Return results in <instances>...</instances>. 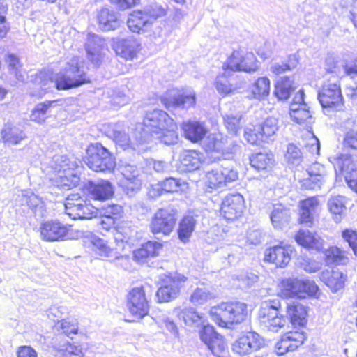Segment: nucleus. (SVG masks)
<instances>
[{"instance_id": "9d476101", "label": "nucleus", "mask_w": 357, "mask_h": 357, "mask_svg": "<svg viewBox=\"0 0 357 357\" xmlns=\"http://www.w3.org/2000/svg\"><path fill=\"white\" fill-rule=\"evenodd\" d=\"M177 211L169 208L158 209L151 218L149 229L155 235L162 234L168 236L174 231L177 222Z\"/></svg>"}, {"instance_id": "f704fd0d", "label": "nucleus", "mask_w": 357, "mask_h": 357, "mask_svg": "<svg viewBox=\"0 0 357 357\" xmlns=\"http://www.w3.org/2000/svg\"><path fill=\"white\" fill-rule=\"evenodd\" d=\"M172 313L188 326H198L204 322L203 317L192 307L175 308Z\"/></svg>"}, {"instance_id": "a18cd8bd", "label": "nucleus", "mask_w": 357, "mask_h": 357, "mask_svg": "<svg viewBox=\"0 0 357 357\" xmlns=\"http://www.w3.org/2000/svg\"><path fill=\"white\" fill-rule=\"evenodd\" d=\"M314 248V247H301V252L305 255L307 251H310V248ZM297 260L300 266L307 273H315L321 268V262L313 260L305 255H301L298 257Z\"/></svg>"}, {"instance_id": "4468645a", "label": "nucleus", "mask_w": 357, "mask_h": 357, "mask_svg": "<svg viewBox=\"0 0 357 357\" xmlns=\"http://www.w3.org/2000/svg\"><path fill=\"white\" fill-rule=\"evenodd\" d=\"M245 208V199L239 193L229 194L222 201L220 214L227 221H234L243 214Z\"/></svg>"}, {"instance_id": "20e7f679", "label": "nucleus", "mask_w": 357, "mask_h": 357, "mask_svg": "<svg viewBox=\"0 0 357 357\" xmlns=\"http://www.w3.org/2000/svg\"><path fill=\"white\" fill-rule=\"evenodd\" d=\"M143 124L150 132L159 135L165 139L167 137L176 139L177 124L165 111L154 109L147 112L143 119Z\"/></svg>"}, {"instance_id": "39448f33", "label": "nucleus", "mask_w": 357, "mask_h": 357, "mask_svg": "<svg viewBox=\"0 0 357 357\" xmlns=\"http://www.w3.org/2000/svg\"><path fill=\"white\" fill-rule=\"evenodd\" d=\"M258 60L255 54L245 48L234 50L223 63L222 68L225 73L234 72L252 73L258 69Z\"/></svg>"}, {"instance_id": "c9c22d12", "label": "nucleus", "mask_w": 357, "mask_h": 357, "mask_svg": "<svg viewBox=\"0 0 357 357\" xmlns=\"http://www.w3.org/2000/svg\"><path fill=\"white\" fill-rule=\"evenodd\" d=\"M196 221L192 216H183L178 223L177 235L183 243L189 242L190 237L195 230Z\"/></svg>"}, {"instance_id": "ea45409f", "label": "nucleus", "mask_w": 357, "mask_h": 357, "mask_svg": "<svg viewBox=\"0 0 357 357\" xmlns=\"http://www.w3.org/2000/svg\"><path fill=\"white\" fill-rule=\"evenodd\" d=\"M327 205L335 222H340L346 211L344 197L340 195L331 197L328 199Z\"/></svg>"}, {"instance_id": "4c0bfd02", "label": "nucleus", "mask_w": 357, "mask_h": 357, "mask_svg": "<svg viewBox=\"0 0 357 357\" xmlns=\"http://www.w3.org/2000/svg\"><path fill=\"white\" fill-rule=\"evenodd\" d=\"M196 103L195 95L192 93L183 92L179 93L170 100H165L164 105L166 108L170 107H182L189 108L194 107Z\"/></svg>"}, {"instance_id": "3c124183", "label": "nucleus", "mask_w": 357, "mask_h": 357, "mask_svg": "<svg viewBox=\"0 0 357 357\" xmlns=\"http://www.w3.org/2000/svg\"><path fill=\"white\" fill-rule=\"evenodd\" d=\"M56 327L61 330L62 333L67 336L76 334L78 331L77 322L76 320L62 319L56 324Z\"/></svg>"}, {"instance_id": "412c9836", "label": "nucleus", "mask_w": 357, "mask_h": 357, "mask_svg": "<svg viewBox=\"0 0 357 357\" xmlns=\"http://www.w3.org/2000/svg\"><path fill=\"white\" fill-rule=\"evenodd\" d=\"M85 189L87 195L95 201L105 202L114 195V187L108 180L89 181L85 185Z\"/></svg>"}, {"instance_id": "e2e57ef3", "label": "nucleus", "mask_w": 357, "mask_h": 357, "mask_svg": "<svg viewBox=\"0 0 357 357\" xmlns=\"http://www.w3.org/2000/svg\"><path fill=\"white\" fill-rule=\"evenodd\" d=\"M344 241L349 245H357V230L351 228L344 229L341 232Z\"/></svg>"}, {"instance_id": "a19ab883", "label": "nucleus", "mask_w": 357, "mask_h": 357, "mask_svg": "<svg viewBox=\"0 0 357 357\" xmlns=\"http://www.w3.org/2000/svg\"><path fill=\"white\" fill-rule=\"evenodd\" d=\"M281 294L286 298H303L301 294V280L288 278L281 282Z\"/></svg>"}, {"instance_id": "603ef678", "label": "nucleus", "mask_w": 357, "mask_h": 357, "mask_svg": "<svg viewBox=\"0 0 357 357\" xmlns=\"http://www.w3.org/2000/svg\"><path fill=\"white\" fill-rule=\"evenodd\" d=\"M224 125L227 131L234 135L238 134L241 128L240 118L234 116H227L224 119Z\"/></svg>"}, {"instance_id": "c85d7f7f", "label": "nucleus", "mask_w": 357, "mask_h": 357, "mask_svg": "<svg viewBox=\"0 0 357 357\" xmlns=\"http://www.w3.org/2000/svg\"><path fill=\"white\" fill-rule=\"evenodd\" d=\"M320 279L332 291L337 292L344 287L347 276L337 270H326L321 272Z\"/></svg>"}, {"instance_id": "e433bc0d", "label": "nucleus", "mask_w": 357, "mask_h": 357, "mask_svg": "<svg viewBox=\"0 0 357 357\" xmlns=\"http://www.w3.org/2000/svg\"><path fill=\"white\" fill-rule=\"evenodd\" d=\"M227 137L221 133H213L209 135L205 144L206 153L223 154L225 151Z\"/></svg>"}, {"instance_id": "09e8293b", "label": "nucleus", "mask_w": 357, "mask_h": 357, "mask_svg": "<svg viewBox=\"0 0 357 357\" xmlns=\"http://www.w3.org/2000/svg\"><path fill=\"white\" fill-rule=\"evenodd\" d=\"M1 134L2 140L5 143L10 144H17L25 137L22 131L10 126H5Z\"/></svg>"}, {"instance_id": "864d4df0", "label": "nucleus", "mask_w": 357, "mask_h": 357, "mask_svg": "<svg viewBox=\"0 0 357 357\" xmlns=\"http://www.w3.org/2000/svg\"><path fill=\"white\" fill-rule=\"evenodd\" d=\"M148 18L151 22V24L154 20L164 17L167 15V10L160 5H154L148 9H144Z\"/></svg>"}, {"instance_id": "49530a36", "label": "nucleus", "mask_w": 357, "mask_h": 357, "mask_svg": "<svg viewBox=\"0 0 357 357\" xmlns=\"http://www.w3.org/2000/svg\"><path fill=\"white\" fill-rule=\"evenodd\" d=\"M185 183L180 178L168 177L158 184V191L160 194L177 192Z\"/></svg>"}, {"instance_id": "6e6d98bb", "label": "nucleus", "mask_w": 357, "mask_h": 357, "mask_svg": "<svg viewBox=\"0 0 357 357\" xmlns=\"http://www.w3.org/2000/svg\"><path fill=\"white\" fill-rule=\"evenodd\" d=\"M102 211L103 213L113 218L116 220L121 218L123 214V209L122 206L116 204L105 206L102 208Z\"/></svg>"}, {"instance_id": "b1692460", "label": "nucleus", "mask_w": 357, "mask_h": 357, "mask_svg": "<svg viewBox=\"0 0 357 357\" xmlns=\"http://www.w3.org/2000/svg\"><path fill=\"white\" fill-rule=\"evenodd\" d=\"M308 176L301 181V186L305 190L320 188L326 181V172L323 165L314 163L307 170Z\"/></svg>"}, {"instance_id": "680f3d73", "label": "nucleus", "mask_w": 357, "mask_h": 357, "mask_svg": "<svg viewBox=\"0 0 357 357\" xmlns=\"http://www.w3.org/2000/svg\"><path fill=\"white\" fill-rule=\"evenodd\" d=\"M52 73L48 70H40L36 73L33 76V82L40 86L47 85L50 82H52Z\"/></svg>"}, {"instance_id": "f03ea898", "label": "nucleus", "mask_w": 357, "mask_h": 357, "mask_svg": "<svg viewBox=\"0 0 357 357\" xmlns=\"http://www.w3.org/2000/svg\"><path fill=\"white\" fill-rule=\"evenodd\" d=\"M82 161L89 169L97 173H111L116 167L113 153L100 142L87 146Z\"/></svg>"}, {"instance_id": "5fc2aeb1", "label": "nucleus", "mask_w": 357, "mask_h": 357, "mask_svg": "<svg viewBox=\"0 0 357 357\" xmlns=\"http://www.w3.org/2000/svg\"><path fill=\"white\" fill-rule=\"evenodd\" d=\"M318 290V286L314 281L301 280V294L303 297H305V295L315 296Z\"/></svg>"}, {"instance_id": "c756f323", "label": "nucleus", "mask_w": 357, "mask_h": 357, "mask_svg": "<svg viewBox=\"0 0 357 357\" xmlns=\"http://www.w3.org/2000/svg\"><path fill=\"white\" fill-rule=\"evenodd\" d=\"M59 101L60 100L57 99L45 100L38 103L31 110L30 114L31 121L38 124L45 123L48 117L50 110L55 107Z\"/></svg>"}, {"instance_id": "7c9ffc66", "label": "nucleus", "mask_w": 357, "mask_h": 357, "mask_svg": "<svg viewBox=\"0 0 357 357\" xmlns=\"http://www.w3.org/2000/svg\"><path fill=\"white\" fill-rule=\"evenodd\" d=\"M340 171L349 187L357 192V164L351 158H346L342 160Z\"/></svg>"}, {"instance_id": "cd10ccee", "label": "nucleus", "mask_w": 357, "mask_h": 357, "mask_svg": "<svg viewBox=\"0 0 357 357\" xmlns=\"http://www.w3.org/2000/svg\"><path fill=\"white\" fill-rule=\"evenodd\" d=\"M97 22L100 28L104 31L115 29L119 25V15L114 10L104 7L97 14Z\"/></svg>"}, {"instance_id": "f257e3e1", "label": "nucleus", "mask_w": 357, "mask_h": 357, "mask_svg": "<svg viewBox=\"0 0 357 357\" xmlns=\"http://www.w3.org/2000/svg\"><path fill=\"white\" fill-rule=\"evenodd\" d=\"M211 319L219 326L231 328L248 317V306L240 301L223 302L210 310Z\"/></svg>"}, {"instance_id": "338daca9", "label": "nucleus", "mask_w": 357, "mask_h": 357, "mask_svg": "<svg viewBox=\"0 0 357 357\" xmlns=\"http://www.w3.org/2000/svg\"><path fill=\"white\" fill-rule=\"evenodd\" d=\"M158 323L166 328L169 332L174 335L178 333V328L176 324L169 317H164L158 320Z\"/></svg>"}, {"instance_id": "ddd939ff", "label": "nucleus", "mask_w": 357, "mask_h": 357, "mask_svg": "<svg viewBox=\"0 0 357 357\" xmlns=\"http://www.w3.org/2000/svg\"><path fill=\"white\" fill-rule=\"evenodd\" d=\"M238 178V172L231 167L213 169L206 176L205 185L211 191L223 190L231 183Z\"/></svg>"}, {"instance_id": "c03bdc74", "label": "nucleus", "mask_w": 357, "mask_h": 357, "mask_svg": "<svg viewBox=\"0 0 357 357\" xmlns=\"http://www.w3.org/2000/svg\"><path fill=\"white\" fill-rule=\"evenodd\" d=\"M347 253L339 247H329L325 251V261L328 265L346 264L348 261Z\"/></svg>"}, {"instance_id": "8fccbe9b", "label": "nucleus", "mask_w": 357, "mask_h": 357, "mask_svg": "<svg viewBox=\"0 0 357 357\" xmlns=\"http://www.w3.org/2000/svg\"><path fill=\"white\" fill-rule=\"evenodd\" d=\"M215 297V292L208 287H197L192 294L190 301L195 305H202Z\"/></svg>"}, {"instance_id": "72a5a7b5", "label": "nucleus", "mask_w": 357, "mask_h": 357, "mask_svg": "<svg viewBox=\"0 0 357 357\" xmlns=\"http://www.w3.org/2000/svg\"><path fill=\"white\" fill-rule=\"evenodd\" d=\"M273 155L268 153L258 152L250 157V165L257 171H268L274 165Z\"/></svg>"}, {"instance_id": "9b49d317", "label": "nucleus", "mask_w": 357, "mask_h": 357, "mask_svg": "<svg viewBox=\"0 0 357 357\" xmlns=\"http://www.w3.org/2000/svg\"><path fill=\"white\" fill-rule=\"evenodd\" d=\"M66 213L73 220H91L98 215V209L77 194H71L65 204Z\"/></svg>"}, {"instance_id": "5701e85b", "label": "nucleus", "mask_w": 357, "mask_h": 357, "mask_svg": "<svg viewBox=\"0 0 357 357\" xmlns=\"http://www.w3.org/2000/svg\"><path fill=\"white\" fill-rule=\"evenodd\" d=\"M183 136L192 143H199L206 136L208 128L204 122L195 120L183 121L181 125Z\"/></svg>"}, {"instance_id": "473e14b6", "label": "nucleus", "mask_w": 357, "mask_h": 357, "mask_svg": "<svg viewBox=\"0 0 357 357\" xmlns=\"http://www.w3.org/2000/svg\"><path fill=\"white\" fill-rule=\"evenodd\" d=\"M200 164L199 153L195 150H185L180 155L179 165L185 172H193L199 169Z\"/></svg>"}, {"instance_id": "2f4dec72", "label": "nucleus", "mask_w": 357, "mask_h": 357, "mask_svg": "<svg viewBox=\"0 0 357 357\" xmlns=\"http://www.w3.org/2000/svg\"><path fill=\"white\" fill-rule=\"evenodd\" d=\"M287 314L294 326H303L307 323V311L305 307L297 302L287 304Z\"/></svg>"}, {"instance_id": "69168bd1", "label": "nucleus", "mask_w": 357, "mask_h": 357, "mask_svg": "<svg viewBox=\"0 0 357 357\" xmlns=\"http://www.w3.org/2000/svg\"><path fill=\"white\" fill-rule=\"evenodd\" d=\"M96 254L94 257H113L119 259V256L113 255L114 248L112 247H92Z\"/></svg>"}, {"instance_id": "0eeeda50", "label": "nucleus", "mask_w": 357, "mask_h": 357, "mask_svg": "<svg viewBox=\"0 0 357 357\" xmlns=\"http://www.w3.org/2000/svg\"><path fill=\"white\" fill-rule=\"evenodd\" d=\"M186 281L187 278L177 272L160 275L158 281L160 287L156 292L159 302H169L176 299Z\"/></svg>"}, {"instance_id": "4be33fe9", "label": "nucleus", "mask_w": 357, "mask_h": 357, "mask_svg": "<svg viewBox=\"0 0 357 357\" xmlns=\"http://www.w3.org/2000/svg\"><path fill=\"white\" fill-rule=\"evenodd\" d=\"M305 338V333L301 331L287 332L282 335L275 344V351L278 355L281 356L294 351L304 342Z\"/></svg>"}, {"instance_id": "aec40b11", "label": "nucleus", "mask_w": 357, "mask_h": 357, "mask_svg": "<svg viewBox=\"0 0 357 357\" xmlns=\"http://www.w3.org/2000/svg\"><path fill=\"white\" fill-rule=\"evenodd\" d=\"M304 91L300 90L289 106V114L292 120L298 124L308 123L312 119V112L304 102Z\"/></svg>"}, {"instance_id": "bf43d9fd", "label": "nucleus", "mask_w": 357, "mask_h": 357, "mask_svg": "<svg viewBox=\"0 0 357 357\" xmlns=\"http://www.w3.org/2000/svg\"><path fill=\"white\" fill-rule=\"evenodd\" d=\"M111 4L114 5L119 10H126L137 6L141 0H109Z\"/></svg>"}, {"instance_id": "de8ad7c7", "label": "nucleus", "mask_w": 357, "mask_h": 357, "mask_svg": "<svg viewBox=\"0 0 357 357\" xmlns=\"http://www.w3.org/2000/svg\"><path fill=\"white\" fill-rule=\"evenodd\" d=\"M162 248V247H140L132 251L133 259L139 264L145 263L148 259L158 256Z\"/></svg>"}, {"instance_id": "7ed1b4c3", "label": "nucleus", "mask_w": 357, "mask_h": 357, "mask_svg": "<svg viewBox=\"0 0 357 357\" xmlns=\"http://www.w3.org/2000/svg\"><path fill=\"white\" fill-rule=\"evenodd\" d=\"M92 79L77 59L66 64L63 73H60L54 80V86L59 91H67L89 84Z\"/></svg>"}, {"instance_id": "13d9d810", "label": "nucleus", "mask_w": 357, "mask_h": 357, "mask_svg": "<svg viewBox=\"0 0 357 357\" xmlns=\"http://www.w3.org/2000/svg\"><path fill=\"white\" fill-rule=\"evenodd\" d=\"M343 146L347 149H357V129H351L345 133Z\"/></svg>"}, {"instance_id": "4d7b16f0", "label": "nucleus", "mask_w": 357, "mask_h": 357, "mask_svg": "<svg viewBox=\"0 0 357 357\" xmlns=\"http://www.w3.org/2000/svg\"><path fill=\"white\" fill-rule=\"evenodd\" d=\"M228 73H225L223 71L222 74L220 75L217 77V80L215 83V86L218 92L223 95H227L232 93L234 91V88L230 84L223 83L222 79L225 78Z\"/></svg>"}, {"instance_id": "79ce46f5", "label": "nucleus", "mask_w": 357, "mask_h": 357, "mask_svg": "<svg viewBox=\"0 0 357 357\" xmlns=\"http://www.w3.org/2000/svg\"><path fill=\"white\" fill-rule=\"evenodd\" d=\"M54 347L61 357L84 356L80 345H75L66 340L59 341Z\"/></svg>"}, {"instance_id": "2eb2a0df", "label": "nucleus", "mask_w": 357, "mask_h": 357, "mask_svg": "<svg viewBox=\"0 0 357 357\" xmlns=\"http://www.w3.org/2000/svg\"><path fill=\"white\" fill-rule=\"evenodd\" d=\"M264 339L257 333L250 331L238 337L232 344V350L239 356L249 355L264 347Z\"/></svg>"}, {"instance_id": "58836bf2", "label": "nucleus", "mask_w": 357, "mask_h": 357, "mask_svg": "<svg viewBox=\"0 0 357 357\" xmlns=\"http://www.w3.org/2000/svg\"><path fill=\"white\" fill-rule=\"evenodd\" d=\"M271 82L266 77H258L250 88L252 98L263 100L270 93Z\"/></svg>"}, {"instance_id": "bb28decb", "label": "nucleus", "mask_w": 357, "mask_h": 357, "mask_svg": "<svg viewBox=\"0 0 357 357\" xmlns=\"http://www.w3.org/2000/svg\"><path fill=\"white\" fill-rule=\"evenodd\" d=\"M296 89L293 77L284 76L277 80L274 85V96L280 100H288Z\"/></svg>"}, {"instance_id": "1a4fd4ad", "label": "nucleus", "mask_w": 357, "mask_h": 357, "mask_svg": "<svg viewBox=\"0 0 357 357\" xmlns=\"http://www.w3.org/2000/svg\"><path fill=\"white\" fill-rule=\"evenodd\" d=\"M40 234L43 240L54 242L79 237V231H74L70 225H63L58 220H47L41 223Z\"/></svg>"}, {"instance_id": "a211bd4d", "label": "nucleus", "mask_w": 357, "mask_h": 357, "mask_svg": "<svg viewBox=\"0 0 357 357\" xmlns=\"http://www.w3.org/2000/svg\"><path fill=\"white\" fill-rule=\"evenodd\" d=\"M128 309L137 319L148 314L149 305L143 287H134L128 295Z\"/></svg>"}, {"instance_id": "f8f14e48", "label": "nucleus", "mask_w": 357, "mask_h": 357, "mask_svg": "<svg viewBox=\"0 0 357 357\" xmlns=\"http://www.w3.org/2000/svg\"><path fill=\"white\" fill-rule=\"evenodd\" d=\"M318 100L323 108L340 111L344 107L341 86L337 83L324 84L318 92Z\"/></svg>"}, {"instance_id": "6ab92c4d", "label": "nucleus", "mask_w": 357, "mask_h": 357, "mask_svg": "<svg viewBox=\"0 0 357 357\" xmlns=\"http://www.w3.org/2000/svg\"><path fill=\"white\" fill-rule=\"evenodd\" d=\"M116 54L126 61H132L137 58L142 50L139 40L134 38L116 39L112 43Z\"/></svg>"}, {"instance_id": "0e129e2a", "label": "nucleus", "mask_w": 357, "mask_h": 357, "mask_svg": "<svg viewBox=\"0 0 357 357\" xmlns=\"http://www.w3.org/2000/svg\"><path fill=\"white\" fill-rule=\"evenodd\" d=\"M86 50L87 56L90 62L96 66H99L104 57V54L101 52V50L99 48L92 49L89 47H86Z\"/></svg>"}, {"instance_id": "052dcab7", "label": "nucleus", "mask_w": 357, "mask_h": 357, "mask_svg": "<svg viewBox=\"0 0 357 357\" xmlns=\"http://www.w3.org/2000/svg\"><path fill=\"white\" fill-rule=\"evenodd\" d=\"M292 65L290 63L289 60L284 61L281 63H277L271 66V72L275 76H279L287 71L293 69Z\"/></svg>"}, {"instance_id": "a878e982", "label": "nucleus", "mask_w": 357, "mask_h": 357, "mask_svg": "<svg viewBox=\"0 0 357 357\" xmlns=\"http://www.w3.org/2000/svg\"><path fill=\"white\" fill-rule=\"evenodd\" d=\"M292 247H269L266 250L264 260L282 267L288 264L292 254Z\"/></svg>"}, {"instance_id": "6e6552de", "label": "nucleus", "mask_w": 357, "mask_h": 357, "mask_svg": "<svg viewBox=\"0 0 357 357\" xmlns=\"http://www.w3.org/2000/svg\"><path fill=\"white\" fill-rule=\"evenodd\" d=\"M281 304L278 300L263 301L259 309L258 319L261 326L268 331L278 332L286 324V319L281 314Z\"/></svg>"}, {"instance_id": "f3484780", "label": "nucleus", "mask_w": 357, "mask_h": 357, "mask_svg": "<svg viewBox=\"0 0 357 357\" xmlns=\"http://www.w3.org/2000/svg\"><path fill=\"white\" fill-rule=\"evenodd\" d=\"M320 206L321 202L318 196H310L300 200L297 222L301 225L313 226L314 215Z\"/></svg>"}, {"instance_id": "423d86ee", "label": "nucleus", "mask_w": 357, "mask_h": 357, "mask_svg": "<svg viewBox=\"0 0 357 357\" xmlns=\"http://www.w3.org/2000/svg\"><path fill=\"white\" fill-rule=\"evenodd\" d=\"M278 128L277 120L268 117L262 122L247 125L244 128L243 137L250 145L261 146L275 135Z\"/></svg>"}, {"instance_id": "774afa93", "label": "nucleus", "mask_w": 357, "mask_h": 357, "mask_svg": "<svg viewBox=\"0 0 357 357\" xmlns=\"http://www.w3.org/2000/svg\"><path fill=\"white\" fill-rule=\"evenodd\" d=\"M17 357H38L36 350L30 346H21L17 350Z\"/></svg>"}, {"instance_id": "37998d69", "label": "nucleus", "mask_w": 357, "mask_h": 357, "mask_svg": "<svg viewBox=\"0 0 357 357\" xmlns=\"http://www.w3.org/2000/svg\"><path fill=\"white\" fill-rule=\"evenodd\" d=\"M294 238L299 245H317L321 239L317 232L305 229H298Z\"/></svg>"}, {"instance_id": "393cba45", "label": "nucleus", "mask_w": 357, "mask_h": 357, "mask_svg": "<svg viewBox=\"0 0 357 357\" xmlns=\"http://www.w3.org/2000/svg\"><path fill=\"white\" fill-rule=\"evenodd\" d=\"M127 25L130 31L139 34L148 31L151 26V22L145 10L138 9L129 14Z\"/></svg>"}, {"instance_id": "dca6fc26", "label": "nucleus", "mask_w": 357, "mask_h": 357, "mask_svg": "<svg viewBox=\"0 0 357 357\" xmlns=\"http://www.w3.org/2000/svg\"><path fill=\"white\" fill-rule=\"evenodd\" d=\"M199 336L215 356H224L227 351L226 342L223 336L218 333L212 326H204L199 332Z\"/></svg>"}]
</instances>
